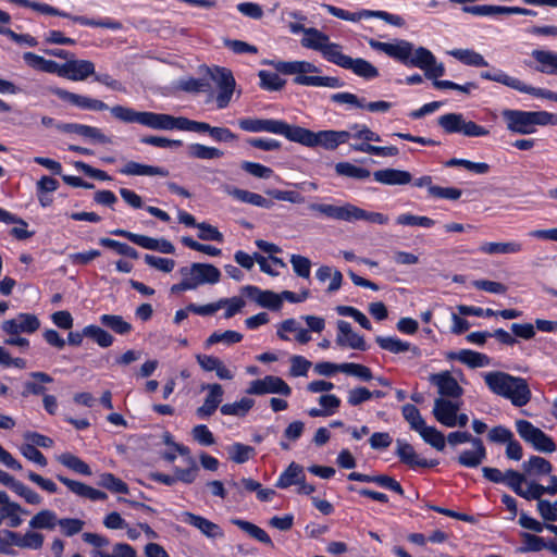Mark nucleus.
I'll use <instances>...</instances> for the list:
<instances>
[{
    "mask_svg": "<svg viewBox=\"0 0 557 557\" xmlns=\"http://www.w3.org/2000/svg\"><path fill=\"white\" fill-rule=\"evenodd\" d=\"M253 405L255 400L252 398L243 397L238 401L222 405L220 411L224 416L245 417Z\"/></svg>",
    "mask_w": 557,
    "mask_h": 557,
    "instance_id": "nucleus-48",
    "label": "nucleus"
},
{
    "mask_svg": "<svg viewBox=\"0 0 557 557\" xmlns=\"http://www.w3.org/2000/svg\"><path fill=\"white\" fill-rule=\"evenodd\" d=\"M502 115L507 129L512 133L528 135L535 132L531 111L506 109Z\"/></svg>",
    "mask_w": 557,
    "mask_h": 557,
    "instance_id": "nucleus-16",
    "label": "nucleus"
},
{
    "mask_svg": "<svg viewBox=\"0 0 557 557\" xmlns=\"http://www.w3.org/2000/svg\"><path fill=\"white\" fill-rule=\"evenodd\" d=\"M111 114L125 123H138L152 129H181L182 116H173L165 113L149 111H136L124 106H114L110 109Z\"/></svg>",
    "mask_w": 557,
    "mask_h": 557,
    "instance_id": "nucleus-5",
    "label": "nucleus"
},
{
    "mask_svg": "<svg viewBox=\"0 0 557 557\" xmlns=\"http://www.w3.org/2000/svg\"><path fill=\"white\" fill-rule=\"evenodd\" d=\"M445 166L454 168V166H462L468 171H472L478 174H485L490 171V165L485 162H472L466 159H457L453 158L445 162Z\"/></svg>",
    "mask_w": 557,
    "mask_h": 557,
    "instance_id": "nucleus-62",
    "label": "nucleus"
},
{
    "mask_svg": "<svg viewBox=\"0 0 557 557\" xmlns=\"http://www.w3.org/2000/svg\"><path fill=\"white\" fill-rule=\"evenodd\" d=\"M522 244L518 242H508V243H484L480 247V251L487 255H496V253H518L522 250Z\"/></svg>",
    "mask_w": 557,
    "mask_h": 557,
    "instance_id": "nucleus-45",
    "label": "nucleus"
},
{
    "mask_svg": "<svg viewBox=\"0 0 557 557\" xmlns=\"http://www.w3.org/2000/svg\"><path fill=\"white\" fill-rule=\"evenodd\" d=\"M183 517V521L185 523L197 528L202 534L210 539H218L224 536V532L219 524L201 516L195 515L193 512H184Z\"/></svg>",
    "mask_w": 557,
    "mask_h": 557,
    "instance_id": "nucleus-30",
    "label": "nucleus"
},
{
    "mask_svg": "<svg viewBox=\"0 0 557 557\" xmlns=\"http://www.w3.org/2000/svg\"><path fill=\"white\" fill-rule=\"evenodd\" d=\"M258 76L260 78V87L268 91H278L286 84V81L281 78L277 73L261 70Z\"/></svg>",
    "mask_w": 557,
    "mask_h": 557,
    "instance_id": "nucleus-57",
    "label": "nucleus"
},
{
    "mask_svg": "<svg viewBox=\"0 0 557 557\" xmlns=\"http://www.w3.org/2000/svg\"><path fill=\"white\" fill-rule=\"evenodd\" d=\"M523 546L518 548L520 553L527 552H541L542 549H548V543L541 536L531 533H522Z\"/></svg>",
    "mask_w": 557,
    "mask_h": 557,
    "instance_id": "nucleus-63",
    "label": "nucleus"
},
{
    "mask_svg": "<svg viewBox=\"0 0 557 557\" xmlns=\"http://www.w3.org/2000/svg\"><path fill=\"white\" fill-rule=\"evenodd\" d=\"M40 327L39 319L33 313H18L16 318L2 322L1 329L10 335L18 333L32 334Z\"/></svg>",
    "mask_w": 557,
    "mask_h": 557,
    "instance_id": "nucleus-19",
    "label": "nucleus"
},
{
    "mask_svg": "<svg viewBox=\"0 0 557 557\" xmlns=\"http://www.w3.org/2000/svg\"><path fill=\"white\" fill-rule=\"evenodd\" d=\"M98 485L112 492L119 494H128L129 488L128 485L122 481L120 478L115 476L113 473L104 472L100 475Z\"/></svg>",
    "mask_w": 557,
    "mask_h": 557,
    "instance_id": "nucleus-50",
    "label": "nucleus"
},
{
    "mask_svg": "<svg viewBox=\"0 0 557 557\" xmlns=\"http://www.w3.org/2000/svg\"><path fill=\"white\" fill-rule=\"evenodd\" d=\"M375 343L382 348L383 350L389 351L392 354H401L406 351H412L413 355L418 356L420 354V349L417 346H412L408 342H404L397 337L392 336H376Z\"/></svg>",
    "mask_w": 557,
    "mask_h": 557,
    "instance_id": "nucleus-38",
    "label": "nucleus"
},
{
    "mask_svg": "<svg viewBox=\"0 0 557 557\" xmlns=\"http://www.w3.org/2000/svg\"><path fill=\"white\" fill-rule=\"evenodd\" d=\"M99 245L106 248L113 249L119 255L128 257L131 259H137L139 257V253L135 248L125 243H121L112 238L102 237L99 239Z\"/></svg>",
    "mask_w": 557,
    "mask_h": 557,
    "instance_id": "nucleus-58",
    "label": "nucleus"
},
{
    "mask_svg": "<svg viewBox=\"0 0 557 557\" xmlns=\"http://www.w3.org/2000/svg\"><path fill=\"white\" fill-rule=\"evenodd\" d=\"M57 479L59 482L64 484L72 493L76 494L79 497L87 498L94 502L104 500L108 498V495L104 492L94 488L79 481L72 480L61 474H58Z\"/></svg>",
    "mask_w": 557,
    "mask_h": 557,
    "instance_id": "nucleus-25",
    "label": "nucleus"
},
{
    "mask_svg": "<svg viewBox=\"0 0 557 557\" xmlns=\"http://www.w3.org/2000/svg\"><path fill=\"white\" fill-rule=\"evenodd\" d=\"M341 372L356 376L363 382H369L373 379V374L370 368L367 366L355 363V362H346L341 363Z\"/></svg>",
    "mask_w": 557,
    "mask_h": 557,
    "instance_id": "nucleus-60",
    "label": "nucleus"
},
{
    "mask_svg": "<svg viewBox=\"0 0 557 557\" xmlns=\"http://www.w3.org/2000/svg\"><path fill=\"white\" fill-rule=\"evenodd\" d=\"M52 92L63 101H66L79 109L91 111H103L109 109L102 100L89 98L62 88H55Z\"/></svg>",
    "mask_w": 557,
    "mask_h": 557,
    "instance_id": "nucleus-20",
    "label": "nucleus"
},
{
    "mask_svg": "<svg viewBox=\"0 0 557 557\" xmlns=\"http://www.w3.org/2000/svg\"><path fill=\"white\" fill-rule=\"evenodd\" d=\"M437 125L446 134H462L467 137H483L490 134V131L473 121H467L462 113H446L437 119Z\"/></svg>",
    "mask_w": 557,
    "mask_h": 557,
    "instance_id": "nucleus-7",
    "label": "nucleus"
},
{
    "mask_svg": "<svg viewBox=\"0 0 557 557\" xmlns=\"http://www.w3.org/2000/svg\"><path fill=\"white\" fill-rule=\"evenodd\" d=\"M401 412L405 420L410 424V428L412 430L418 432L425 424V421L422 418L419 409L414 405H404L401 408Z\"/></svg>",
    "mask_w": 557,
    "mask_h": 557,
    "instance_id": "nucleus-64",
    "label": "nucleus"
},
{
    "mask_svg": "<svg viewBox=\"0 0 557 557\" xmlns=\"http://www.w3.org/2000/svg\"><path fill=\"white\" fill-rule=\"evenodd\" d=\"M280 135L285 136L290 141L310 147L313 132L298 125H289L285 121H282Z\"/></svg>",
    "mask_w": 557,
    "mask_h": 557,
    "instance_id": "nucleus-36",
    "label": "nucleus"
},
{
    "mask_svg": "<svg viewBox=\"0 0 557 557\" xmlns=\"http://www.w3.org/2000/svg\"><path fill=\"white\" fill-rule=\"evenodd\" d=\"M64 78L70 81H84L90 75H95V64L89 60L70 59L65 62Z\"/></svg>",
    "mask_w": 557,
    "mask_h": 557,
    "instance_id": "nucleus-28",
    "label": "nucleus"
},
{
    "mask_svg": "<svg viewBox=\"0 0 557 557\" xmlns=\"http://www.w3.org/2000/svg\"><path fill=\"white\" fill-rule=\"evenodd\" d=\"M531 55L539 63L534 70L548 75H557V53L548 50L535 49Z\"/></svg>",
    "mask_w": 557,
    "mask_h": 557,
    "instance_id": "nucleus-37",
    "label": "nucleus"
},
{
    "mask_svg": "<svg viewBox=\"0 0 557 557\" xmlns=\"http://www.w3.org/2000/svg\"><path fill=\"white\" fill-rule=\"evenodd\" d=\"M231 522L234 525L238 527L244 532H246L252 539L259 541L260 543L267 546L274 547V544L269 534L260 527L242 519H232Z\"/></svg>",
    "mask_w": 557,
    "mask_h": 557,
    "instance_id": "nucleus-41",
    "label": "nucleus"
},
{
    "mask_svg": "<svg viewBox=\"0 0 557 557\" xmlns=\"http://www.w3.org/2000/svg\"><path fill=\"white\" fill-rule=\"evenodd\" d=\"M305 478L302 466L292 462L278 476L275 486L277 488H287L292 485H297L298 482Z\"/></svg>",
    "mask_w": 557,
    "mask_h": 557,
    "instance_id": "nucleus-40",
    "label": "nucleus"
},
{
    "mask_svg": "<svg viewBox=\"0 0 557 557\" xmlns=\"http://www.w3.org/2000/svg\"><path fill=\"white\" fill-rule=\"evenodd\" d=\"M230 459L236 463H245L255 454V448L242 443H234L227 449Z\"/></svg>",
    "mask_w": 557,
    "mask_h": 557,
    "instance_id": "nucleus-61",
    "label": "nucleus"
},
{
    "mask_svg": "<svg viewBox=\"0 0 557 557\" xmlns=\"http://www.w3.org/2000/svg\"><path fill=\"white\" fill-rule=\"evenodd\" d=\"M338 334L336 337V344L341 347H349L351 349H358L364 351L368 349L367 343L363 336L355 333L349 322L345 320L337 321Z\"/></svg>",
    "mask_w": 557,
    "mask_h": 557,
    "instance_id": "nucleus-23",
    "label": "nucleus"
},
{
    "mask_svg": "<svg viewBox=\"0 0 557 557\" xmlns=\"http://www.w3.org/2000/svg\"><path fill=\"white\" fill-rule=\"evenodd\" d=\"M420 436L425 443L438 451H443L446 446L445 435L435 426H428L424 424L419 431Z\"/></svg>",
    "mask_w": 557,
    "mask_h": 557,
    "instance_id": "nucleus-43",
    "label": "nucleus"
},
{
    "mask_svg": "<svg viewBox=\"0 0 557 557\" xmlns=\"http://www.w3.org/2000/svg\"><path fill=\"white\" fill-rule=\"evenodd\" d=\"M373 177L376 182L389 186L406 185L412 180L410 172L397 169L377 170L373 173Z\"/></svg>",
    "mask_w": 557,
    "mask_h": 557,
    "instance_id": "nucleus-34",
    "label": "nucleus"
},
{
    "mask_svg": "<svg viewBox=\"0 0 557 557\" xmlns=\"http://www.w3.org/2000/svg\"><path fill=\"white\" fill-rule=\"evenodd\" d=\"M262 64L273 66L276 72L284 75H294L293 83L302 86H317L329 88H341L345 83L333 76H309L307 73H320L321 70L308 61H274L263 60Z\"/></svg>",
    "mask_w": 557,
    "mask_h": 557,
    "instance_id": "nucleus-1",
    "label": "nucleus"
},
{
    "mask_svg": "<svg viewBox=\"0 0 557 557\" xmlns=\"http://www.w3.org/2000/svg\"><path fill=\"white\" fill-rule=\"evenodd\" d=\"M21 7L29 8L42 14L69 18L83 26L101 27L112 30H119L123 27L121 22L112 18L95 20L84 15H72L47 3H40L32 0H23Z\"/></svg>",
    "mask_w": 557,
    "mask_h": 557,
    "instance_id": "nucleus-6",
    "label": "nucleus"
},
{
    "mask_svg": "<svg viewBox=\"0 0 557 557\" xmlns=\"http://www.w3.org/2000/svg\"><path fill=\"white\" fill-rule=\"evenodd\" d=\"M429 381L437 387L443 398H460L463 395V388L449 371L431 374Z\"/></svg>",
    "mask_w": 557,
    "mask_h": 557,
    "instance_id": "nucleus-18",
    "label": "nucleus"
},
{
    "mask_svg": "<svg viewBox=\"0 0 557 557\" xmlns=\"http://www.w3.org/2000/svg\"><path fill=\"white\" fill-rule=\"evenodd\" d=\"M336 174L356 180L369 178L371 172L366 168H360L349 162H338L335 165Z\"/></svg>",
    "mask_w": 557,
    "mask_h": 557,
    "instance_id": "nucleus-53",
    "label": "nucleus"
},
{
    "mask_svg": "<svg viewBox=\"0 0 557 557\" xmlns=\"http://www.w3.org/2000/svg\"><path fill=\"white\" fill-rule=\"evenodd\" d=\"M256 294H260L257 299V305L262 308L278 311L283 306L282 293L278 295L272 290L253 289Z\"/></svg>",
    "mask_w": 557,
    "mask_h": 557,
    "instance_id": "nucleus-49",
    "label": "nucleus"
},
{
    "mask_svg": "<svg viewBox=\"0 0 557 557\" xmlns=\"http://www.w3.org/2000/svg\"><path fill=\"white\" fill-rule=\"evenodd\" d=\"M347 479L350 481L375 483L379 486L393 491L400 496L405 494V491L403 486L399 484V482H397L394 478L386 474L369 475L360 472H350L347 475Z\"/></svg>",
    "mask_w": 557,
    "mask_h": 557,
    "instance_id": "nucleus-26",
    "label": "nucleus"
},
{
    "mask_svg": "<svg viewBox=\"0 0 557 557\" xmlns=\"http://www.w3.org/2000/svg\"><path fill=\"white\" fill-rule=\"evenodd\" d=\"M224 152L215 147L201 144H191L188 147V156L195 159L210 160L223 157Z\"/></svg>",
    "mask_w": 557,
    "mask_h": 557,
    "instance_id": "nucleus-54",
    "label": "nucleus"
},
{
    "mask_svg": "<svg viewBox=\"0 0 557 557\" xmlns=\"http://www.w3.org/2000/svg\"><path fill=\"white\" fill-rule=\"evenodd\" d=\"M350 137L351 134L348 131L326 129L313 132L310 148L320 146L326 150H335L339 145L346 144Z\"/></svg>",
    "mask_w": 557,
    "mask_h": 557,
    "instance_id": "nucleus-21",
    "label": "nucleus"
},
{
    "mask_svg": "<svg viewBox=\"0 0 557 557\" xmlns=\"http://www.w3.org/2000/svg\"><path fill=\"white\" fill-rule=\"evenodd\" d=\"M367 41L372 49L384 52L406 66H414L424 71L429 65L435 64L434 54L424 47L417 48L414 55L411 57L413 44L405 39H398L395 44L379 41L374 38H368Z\"/></svg>",
    "mask_w": 557,
    "mask_h": 557,
    "instance_id": "nucleus-3",
    "label": "nucleus"
},
{
    "mask_svg": "<svg viewBox=\"0 0 557 557\" xmlns=\"http://www.w3.org/2000/svg\"><path fill=\"white\" fill-rule=\"evenodd\" d=\"M447 358L450 360H458L471 369L486 367L491 362L488 356L471 349H461L457 352L451 351L447 355Z\"/></svg>",
    "mask_w": 557,
    "mask_h": 557,
    "instance_id": "nucleus-33",
    "label": "nucleus"
},
{
    "mask_svg": "<svg viewBox=\"0 0 557 557\" xmlns=\"http://www.w3.org/2000/svg\"><path fill=\"white\" fill-rule=\"evenodd\" d=\"M58 460L61 465L71 469L75 473H78L82 475H87V476L92 474L90 467L84 460H82L79 457H77L71 453H64V454L60 455Z\"/></svg>",
    "mask_w": 557,
    "mask_h": 557,
    "instance_id": "nucleus-46",
    "label": "nucleus"
},
{
    "mask_svg": "<svg viewBox=\"0 0 557 557\" xmlns=\"http://www.w3.org/2000/svg\"><path fill=\"white\" fill-rule=\"evenodd\" d=\"M322 7L331 15H333V16H335L337 18L344 20V21L358 22L361 18L375 17V18L383 20L387 24H391V25L396 26V27H403L405 25V20L401 16L395 15V14H391V13H388L386 11L362 9V10H360L358 12L351 13L349 11H346L344 9L337 8V7L332 5V4H323Z\"/></svg>",
    "mask_w": 557,
    "mask_h": 557,
    "instance_id": "nucleus-9",
    "label": "nucleus"
},
{
    "mask_svg": "<svg viewBox=\"0 0 557 557\" xmlns=\"http://www.w3.org/2000/svg\"><path fill=\"white\" fill-rule=\"evenodd\" d=\"M300 42L301 46L307 49L321 52L323 58L331 63H334L342 50V46L339 44L331 42L329 35L314 27H309L306 30V36Z\"/></svg>",
    "mask_w": 557,
    "mask_h": 557,
    "instance_id": "nucleus-11",
    "label": "nucleus"
},
{
    "mask_svg": "<svg viewBox=\"0 0 557 557\" xmlns=\"http://www.w3.org/2000/svg\"><path fill=\"white\" fill-rule=\"evenodd\" d=\"M110 234L124 237L133 244L149 250L160 251L162 253H174V245L165 238H152L147 235L135 234L123 228H116L110 232Z\"/></svg>",
    "mask_w": 557,
    "mask_h": 557,
    "instance_id": "nucleus-13",
    "label": "nucleus"
},
{
    "mask_svg": "<svg viewBox=\"0 0 557 557\" xmlns=\"http://www.w3.org/2000/svg\"><path fill=\"white\" fill-rule=\"evenodd\" d=\"M243 339V334L236 331L227 330L223 333L213 332L205 342V347L209 348L214 344L224 343L232 345L239 343Z\"/></svg>",
    "mask_w": 557,
    "mask_h": 557,
    "instance_id": "nucleus-56",
    "label": "nucleus"
},
{
    "mask_svg": "<svg viewBox=\"0 0 557 557\" xmlns=\"http://www.w3.org/2000/svg\"><path fill=\"white\" fill-rule=\"evenodd\" d=\"M209 75L220 89L215 98L216 107L224 109L228 106L236 85L233 73L226 67L215 66L209 70Z\"/></svg>",
    "mask_w": 557,
    "mask_h": 557,
    "instance_id": "nucleus-12",
    "label": "nucleus"
},
{
    "mask_svg": "<svg viewBox=\"0 0 557 557\" xmlns=\"http://www.w3.org/2000/svg\"><path fill=\"white\" fill-rule=\"evenodd\" d=\"M29 376L38 382H25L22 392L23 397H28L29 395H44L46 392L44 384L53 382V377L46 372H30Z\"/></svg>",
    "mask_w": 557,
    "mask_h": 557,
    "instance_id": "nucleus-39",
    "label": "nucleus"
},
{
    "mask_svg": "<svg viewBox=\"0 0 557 557\" xmlns=\"http://www.w3.org/2000/svg\"><path fill=\"white\" fill-rule=\"evenodd\" d=\"M100 323L119 335H126L133 330L132 324L117 314H102Z\"/></svg>",
    "mask_w": 557,
    "mask_h": 557,
    "instance_id": "nucleus-44",
    "label": "nucleus"
},
{
    "mask_svg": "<svg viewBox=\"0 0 557 557\" xmlns=\"http://www.w3.org/2000/svg\"><path fill=\"white\" fill-rule=\"evenodd\" d=\"M194 277H189L195 288L201 284H216L221 278L220 270L210 263H193Z\"/></svg>",
    "mask_w": 557,
    "mask_h": 557,
    "instance_id": "nucleus-31",
    "label": "nucleus"
},
{
    "mask_svg": "<svg viewBox=\"0 0 557 557\" xmlns=\"http://www.w3.org/2000/svg\"><path fill=\"white\" fill-rule=\"evenodd\" d=\"M123 175H137V176H169L170 172L168 169L162 166L143 164L136 161H128L123 168L119 170Z\"/></svg>",
    "mask_w": 557,
    "mask_h": 557,
    "instance_id": "nucleus-32",
    "label": "nucleus"
},
{
    "mask_svg": "<svg viewBox=\"0 0 557 557\" xmlns=\"http://www.w3.org/2000/svg\"><path fill=\"white\" fill-rule=\"evenodd\" d=\"M522 470L529 475H548L553 471L552 463L540 456H531L529 460L522 462Z\"/></svg>",
    "mask_w": 557,
    "mask_h": 557,
    "instance_id": "nucleus-42",
    "label": "nucleus"
},
{
    "mask_svg": "<svg viewBox=\"0 0 557 557\" xmlns=\"http://www.w3.org/2000/svg\"><path fill=\"white\" fill-rule=\"evenodd\" d=\"M238 126L245 132H269L280 135L282 120L246 117L238 120Z\"/></svg>",
    "mask_w": 557,
    "mask_h": 557,
    "instance_id": "nucleus-29",
    "label": "nucleus"
},
{
    "mask_svg": "<svg viewBox=\"0 0 557 557\" xmlns=\"http://www.w3.org/2000/svg\"><path fill=\"white\" fill-rule=\"evenodd\" d=\"M322 7L331 15H333V16H335L337 18L344 20V21L358 22L361 18L375 17V18L383 20L387 24H391V25L396 26V27H403L405 25V20L401 16L395 15V14H391V13H388L386 11L362 9V10H360L358 12L351 13L349 11H346L344 9L337 8V7L332 5V4H323Z\"/></svg>",
    "mask_w": 557,
    "mask_h": 557,
    "instance_id": "nucleus-8",
    "label": "nucleus"
},
{
    "mask_svg": "<svg viewBox=\"0 0 557 557\" xmlns=\"http://www.w3.org/2000/svg\"><path fill=\"white\" fill-rule=\"evenodd\" d=\"M84 334L86 337L95 341L102 348L110 347L114 342V337L109 332L95 324L85 326Z\"/></svg>",
    "mask_w": 557,
    "mask_h": 557,
    "instance_id": "nucleus-52",
    "label": "nucleus"
},
{
    "mask_svg": "<svg viewBox=\"0 0 557 557\" xmlns=\"http://www.w3.org/2000/svg\"><path fill=\"white\" fill-rule=\"evenodd\" d=\"M352 150L381 157H395L399 153L396 146H374L368 143L351 145Z\"/></svg>",
    "mask_w": 557,
    "mask_h": 557,
    "instance_id": "nucleus-51",
    "label": "nucleus"
},
{
    "mask_svg": "<svg viewBox=\"0 0 557 557\" xmlns=\"http://www.w3.org/2000/svg\"><path fill=\"white\" fill-rule=\"evenodd\" d=\"M58 518L54 511L42 509L37 512L29 521L32 529H47L53 530L58 524Z\"/></svg>",
    "mask_w": 557,
    "mask_h": 557,
    "instance_id": "nucleus-47",
    "label": "nucleus"
},
{
    "mask_svg": "<svg viewBox=\"0 0 557 557\" xmlns=\"http://www.w3.org/2000/svg\"><path fill=\"white\" fill-rule=\"evenodd\" d=\"M1 510L3 512L4 519H9L8 525L10 528H17L22 524L23 520L18 516V513L28 515L29 511L25 510L21 507L20 504L10 502L7 504V506H1Z\"/></svg>",
    "mask_w": 557,
    "mask_h": 557,
    "instance_id": "nucleus-59",
    "label": "nucleus"
},
{
    "mask_svg": "<svg viewBox=\"0 0 557 557\" xmlns=\"http://www.w3.org/2000/svg\"><path fill=\"white\" fill-rule=\"evenodd\" d=\"M201 389H207L208 395L206 396L203 404L196 409V416L199 419H206L216 411L218 407L222 403L224 391L218 383L205 384Z\"/></svg>",
    "mask_w": 557,
    "mask_h": 557,
    "instance_id": "nucleus-22",
    "label": "nucleus"
},
{
    "mask_svg": "<svg viewBox=\"0 0 557 557\" xmlns=\"http://www.w3.org/2000/svg\"><path fill=\"white\" fill-rule=\"evenodd\" d=\"M396 456L399 458V461L411 469L416 468H434L440 462L437 459H424L420 458L416 453L413 446L404 440H396Z\"/></svg>",
    "mask_w": 557,
    "mask_h": 557,
    "instance_id": "nucleus-17",
    "label": "nucleus"
},
{
    "mask_svg": "<svg viewBox=\"0 0 557 557\" xmlns=\"http://www.w3.org/2000/svg\"><path fill=\"white\" fill-rule=\"evenodd\" d=\"M484 382L493 394L509 399L516 407H523L531 400L532 393L523 377L491 371L484 374Z\"/></svg>",
    "mask_w": 557,
    "mask_h": 557,
    "instance_id": "nucleus-2",
    "label": "nucleus"
},
{
    "mask_svg": "<svg viewBox=\"0 0 557 557\" xmlns=\"http://www.w3.org/2000/svg\"><path fill=\"white\" fill-rule=\"evenodd\" d=\"M333 64L345 70H350L355 75L364 79H373L380 75L377 67L368 60L362 58L354 59L347 54H344L342 50L339 51Z\"/></svg>",
    "mask_w": 557,
    "mask_h": 557,
    "instance_id": "nucleus-14",
    "label": "nucleus"
},
{
    "mask_svg": "<svg viewBox=\"0 0 557 557\" xmlns=\"http://www.w3.org/2000/svg\"><path fill=\"white\" fill-rule=\"evenodd\" d=\"M226 191L231 197L244 203H249L265 209H271L274 206V202L272 200L264 198L260 194L252 193L246 189L230 187L226 189Z\"/></svg>",
    "mask_w": 557,
    "mask_h": 557,
    "instance_id": "nucleus-35",
    "label": "nucleus"
},
{
    "mask_svg": "<svg viewBox=\"0 0 557 557\" xmlns=\"http://www.w3.org/2000/svg\"><path fill=\"white\" fill-rule=\"evenodd\" d=\"M247 393L250 395L280 394L290 396V386L280 376L265 375L250 383Z\"/></svg>",
    "mask_w": 557,
    "mask_h": 557,
    "instance_id": "nucleus-15",
    "label": "nucleus"
},
{
    "mask_svg": "<svg viewBox=\"0 0 557 557\" xmlns=\"http://www.w3.org/2000/svg\"><path fill=\"white\" fill-rule=\"evenodd\" d=\"M57 128L63 133H74L91 138L100 144H111L112 139L104 135L99 128L78 123H58Z\"/></svg>",
    "mask_w": 557,
    "mask_h": 557,
    "instance_id": "nucleus-27",
    "label": "nucleus"
},
{
    "mask_svg": "<svg viewBox=\"0 0 557 557\" xmlns=\"http://www.w3.org/2000/svg\"><path fill=\"white\" fill-rule=\"evenodd\" d=\"M308 209L321 216L348 223L367 221L383 225L387 224L389 220L388 216L383 213L367 211L350 202H345L342 206L313 202L308 206Z\"/></svg>",
    "mask_w": 557,
    "mask_h": 557,
    "instance_id": "nucleus-4",
    "label": "nucleus"
},
{
    "mask_svg": "<svg viewBox=\"0 0 557 557\" xmlns=\"http://www.w3.org/2000/svg\"><path fill=\"white\" fill-rule=\"evenodd\" d=\"M516 430L519 436L540 453L552 454L556 450V444L544 431L534 426L528 420H517Z\"/></svg>",
    "mask_w": 557,
    "mask_h": 557,
    "instance_id": "nucleus-10",
    "label": "nucleus"
},
{
    "mask_svg": "<svg viewBox=\"0 0 557 557\" xmlns=\"http://www.w3.org/2000/svg\"><path fill=\"white\" fill-rule=\"evenodd\" d=\"M453 57L471 66H487V61L482 54L469 49H456L450 52Z\"/></svg>",
    "mask_w": 557,
    "mask_h": 557,
    "instance_id": "nucleus-55",
    "label": "nucleus"
},
{
    "mask_svg": "<svg viewBox=\"0 0 557 557\" xmlns=\"http://www.w3.org/2000/svg\"><path fill=\"white\" fill-rule=\"evenodd\" d=\"M459 409V403L438 397L434 400L432 413L438 423L449 428L454 423V418Z\"/></svg>",
    "mask_w": 557,
    "mask_h": 557,
    "instance_id": "nucleus-24",
    "label": "nucleus"
}]
</instances>
